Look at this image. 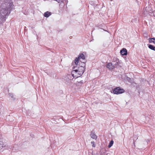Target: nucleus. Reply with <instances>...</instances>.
I'll return each instance as SVG.
<instances>
[{
	"instance_id": "f257e3e1",
	"label": "nucleus",
	"mask_w": 155,
	"mask_h": 155,
	"mask_svg": "<svg viewBox=\"0 0 155 155\" xmlns=\"http://www.w3.org/2000/svg\"><path fill=\"white\" fill-rule=\"evenodd\" d=\"M85 61H81L80 60L78 64H75L71 72L72 76L74 77L77 78L82 75L85 69Z\"/></svg>"
},
{
	"instance_id": "f03ea898",
	"label": "nucleus",
	"mask_w": 155,
	"mask_h": 155,
	"mask_svg": "<svg viewBox=\"0 0 155 155\" xmlns=\"http://www.w3.org/2000/svg\"><path fill=\"white\" fill-rule=\"evenodd\" d=\"M7 7L6 8H2L0 10V18L5 21L6 15L10 13V10L12 9L13 5L12 3H8L7 5Z\"/></svg>"
},
{
	"instance_id": "7ed1b4c3",
	"label": "nucleus",
	"mask_w": 155,
	"mask_h": 155,
	"mask_svg": "<svg viewBox=\"0 0 155 155\" xmlns=\"http://www.w3.org/2000/svg\"><path fill=\"white\" fill-rule=\"evenodd\" d=\"M85 56L82 53L79 54L78 58H76L74 61L75 64H78L80 62V60H81V61H86L85 60Z\"/></svg>"
},
{
	"instance_id": "20e7f679",
	"label": "nucleus",
	"mask_w": 155,
	"mask_h": 155,
	"mask_svg": "<svg viewBox=\"0 0 155 155\" xmlns=\"http://www.w3.org/2000/svg\"><path fill=\"white\" fill-rule=\"evenodd\" d=\"M125 91L124 89H121L120 87H117L113 89V93L114 94H118L124 93Z\"/></svg>"
},
{
	"instance_id": "39448f33",
	"label": "nucleus",
	"mask_w": 155,
	"mask_h": 155,
	"mask_svg": "<svg viewBox=\"0 0 155 155\" xmlns=\"http://www.w3.org/2000/svg\"><path fill=\"white\" fill-rule=\"evenodd\" d=\"M150 10L151 8H150L149 6H147L145 8L143 9V14L145 16H147L148 15H150V13H151V12H150Z\"/></svg>"
},
{
	"instance_id": "423d86ee",
	"label": "nucleus",
	"mask_w": 155,
	"mask_h": 155,
	"mask_svg": "<svg viewBox=\"0 0 155 155\" xmlns=\"http://www.w3.org/2000/svg\"><path fill=\"white\" fill-rule=\"evenodd\" d=\"M115 65L116 64H114L111 62L108 63L107 65V67L110 70H112L115 68Z\"/></svg>"
},
{
	"instance_id": "0eeeda50",
	"label": "nucleus",
	"mask_w": 155,
	"mask_h": 155,
	"mask_svg": "<svg viewBox=\"0 0 155 155\" xmlns=\"http://www.w3.org/2000/svg\"><path fill=\"white\" fill-rule=\"evenodd\" d=\"M120 53L122 55H126L127 54V51L126 48H123L120 51Z\"/></svg>"
},
{
	"instance_id": "6e6552de",
	"label": "nucleus",
	"mask_w": 155,
	"mask_h": 155,
	"mask_svg": "<svg viewBox=\"0 0 155 155\" xmlns=\"http://www.w3.org/2000/svg\"><path fill=\"white\" fill-rule=\"evenodd\" d=\"M51 14V13L48 11H47L45 12L44 14V17L48 18L49 17Z\"/></svg>"
},
{
	"instance_id": "1a4fd4ad",
	"label": "nucleus",
	"mask_w": 155,
	"mask_h": 155,
	"mask_svg": "<svg viewBox=\"0 0 155 155\" xmlns=\"http://www.w3.org/2000/svg\"><path fill=\"white\" fill-rule=\"evenodd\" d=\"M91 136L92 138L94 139H96L97 138V136L94 133V132H92L91 133Z\"/></svg>"
},
{
	"instance_id": "9d476101",
	"label": "nucleus",
	"mask_w": 155,
	"mask_h": 155,
	"mask_svg": "<svg viewBox=\"0 0 155 155\" xmlns=\"http://www.w3.org/2000/svg\"><path fill=\"white\" fill-rule=\"evenodd\" d=\"M149 43H153L155 44V38H149Z\"/></svg>"
},
{
	"instance_id": "9b49d317",
	"label": "nucleus",
	"mask_w": 155,
	"mask_h": 155,
	"mask_svg": "<svg viewBox=\"0 0 155 155\" xmlns=\"http://www.w3.org/2000/svg\"><path fill=\"white\" fill-rule=\"evenodd\" d=\"M148 48L151 50L155 51V47L152 45H149L148 46Z\"/></svg>"
},
{
	"instance_id": "f8f14e48",
	"label": "nucleus",
	"mask_w": 155,
	"mask_h": 155,
	"mask_svg": "<svg viewBox=\"0 0 155 155\" xmlns=\"http://www.w3.org/2000/svg\"><path fill=\"white\" fill-rule=\"evenodd\" d=\"M114 143V141L113 140H111L110 141L109 144L108 145V147H110L113 145Z\"/></svg>"
},
{
	"instance_id": "ddd939ff",
	"label": "nucleus",
	"mask_w": 155,
	"mask_h": 155,
	"mask_svg": "<svg viewBox=\"0 0 155 155\" xmlns=\"http://www.w3.org/2000/svg\"><path fill=\"white\" fill-rule=\"evenodd\" d=\"M10 96L13 100H14L15 99V96L12 94H9Z\"/></svg>"
},
{
	"instance_id": "4468645a",
	"label": "nucleus",
	"mask_w": 155,
	"mask_h": 155,
	"mask_svg": "<svg viewBox=\"0 0 155 155\" xmlns=\"http://www.w3.org/2000/svg\"><path fill=\"white\" fill-rule=\"evenodd\" d=\"M54 1H55L58 3H63L64 2V0H54Z\"/></svg>"
},
{
	"instance_id": "2eb2a0df",
	"label": "nucleus",
	"mask_w": 155,
	"mask_h": 155,
	"mask_svg": "<svg viewBox=\"0 0 155 155\" xmlns=\"http://www.w3.org/2000/svg\"><path fill=\"white\" fill-rule=\"evenodd\" d=\"M78 83H80V84H82L83 83V81H81L80 82H78Z\"/></svg>"
},
{
	"instance_id": "dca6fc26",
	"label": "nucleus",
	"mask_w": 155,
	"mask_h": 155,
	"mask_svg": "<svg viewBox=\"0 0 155 155\" xmlns=\"http://www.w3.org/2000/svg\"><path fill=\"white\" fill-rule=\"evenodd\" d=\"M92 147H95V145L94 144H93V145H92Z\"/></svg>"
},
{
	"instance_id": "f3484780",
	"label": "nucleus",
	"mask_w": 155,
	"mask_h": 155,
	"mask_svg": "<svg viewBox=\"0 0 155 155\" xmlns=\"http://www.w3.org/2000/svg\"><path fill=\"white\" fill-rule=\"evenodd\" d=\"M2 147H3V146H1V145H0V148H1Z\"/></svg>"
},
{
	"instance_id": "a211bd4d",
	"label": "nucleus",
	"mask_w": 155,
	"mask_h": 155,
	"mask_svg": "<svg viewBox=\"0 0 155 155\" xmlns=\"http://www.w3.org/2000/svg\"><path fill=\"white\" fill-rule=\"evenodd\" d=\"M94 143V142H91V143Z\"/></svg>"
},
{
	"instance_id": "6ab92c4d",
	"label": "nucleus",
	"mask_w": 155,
	"mask_h": 155,
	"mask_svg": "<svg viewBox=\"0 0 155 155\" xmlns=\"http://www.w3.org/2000/svg\"><path fill=\"white\" fill-rule=\"evenodd\" d=\"M104 31H106V30H104Z\"/></svg>"
}]
</instances>
